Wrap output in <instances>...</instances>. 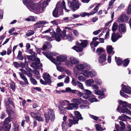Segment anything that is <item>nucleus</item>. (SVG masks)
<instances>
[{"instance_id":"nucleus-1","label":"nucleus","mask_w":131,"mask_h":131,"mask_svg":"<svg viewBox=\"0 0 131 131\" xmlns=\"http://www.w3.org/2000/svg\"><path fill=\"white\" fill-rule=\"evenodd\" d=\"M66 31L63 30L62 31L59 27H57L56 29V33L55 34V38L56 40L58 41H59L61 38L63 39H68L69 41L71 40L72 37L70 36L66 35Z\"/></svg>"},{"instance_id":"nucleus-2","label":"nucleus","mask_w":131,"mask_h":131,"mask_svg":"<svg viewBox=\"0 0 131 131\" xmlns=\"http://www.w3.org/2000/svg\"><path fill=\"white\" fill-rule=\"evenodd\" d=\"M63 9H64L66 12H68L70 10L67 9L66 7L65 3L63 1L61 4L58 3L57 4V7L55 8L53 12V15L55 17L58 16V12H62Z\"/></svg>"},{"instance_id":"nucleus-3","label":"nucleus","mask_w":131,"mask_h":131,"mask_svg":"<svg viewBox=\"0 0 131 131\" xmlns=\"http://www.w3.org/2000/svg\"><path fill=\"white\" fill-rule=\"evenodd\" d=\"M41 3L40 2L37 4L31 2L28 3L27 6L29 10L30 8L31 9L34 11L35 13L38 14L40 12L41 8Z\"/></svg>"},{"instance_id":"nucleus-4","label":"nucleus","mask_w":131,"mask_h":131,"mask_svg":"<svg viewBox=\"0 0 131 131\" xmlns=\"http://www.w3.org/2000/svg\"><path fill=\"white\" fill-rule=\"evenodd\" d=\"M74 113L76 117H73V119H70L69 120V123L68 126L70 127L73 124H75L78 123V121L79 119H82L83 118L81 116V115L79 112L75 111Z\"/></svg>"},{"instance_id":"nucleus-5","label":"nucleus","mask_w":131,"mask_h":131,"mask_svg":"<svg viewBox=\"0 0 131 131\" xmlns=\"http://www.w3.org/2000/svg\"><path fill=\"white\" fill-rule=\"evenodd\" d=\"M44 116L46 122L48 123L49 120L52 121L55 119L54 112L52 109H48V112H46L44 113Z\"/></svg>"},{"instance_id":"nucleus-6","label":"nucleus","mask_w":131,"mask_h":131,"mask_svg":"<svg viewBox=\"0 0 131 131\" xmlns=\"http://www.w3.org/2000/svg\"><path fill=\"white\" fill-rule=\"evenodd\" d=\"M43 53L44 54H46V56L47 57V58L50 59L51 62L56 64L57 67V69L58 71L61 72L62 71H63L64 69L62 68V67L59 66L61 65H57L56 64V60L53 58V57L48 55L47 54H46V53H45L43 52Z\"/></svg>"},{"instance_id":"nucleus-7","label":"nucleus","mask_w":131,"mask_h":131,"mask_svg":"<svg viewBox=\"0 0 131 131\" xmlns=\"http://www.w3.org/2000/svg\"><path fill=\"white\" fill-rule=\"evenodd\" d=\"M71 102H73L74 103V104L77 105H79L81 103H83V104H88V102L86 100H82L80 97L78 98V99L74 98L73 99L71 100Z\"/></svg>"},{"instance_id":"nucleus-8","label":"nucleus","mask_w":131,"mask_h":131,"mask_svg":"<svg viewBox=\"0 0 131 131\" xmlns=\"http://www.w3.org/2000/svg\"><path fill=\"white\" fill-rule=\"evenodd\" d=\"M67 57L65 55H60L57 57V61H56V64L61 65L62 62H63L67 59Z\"/></svg>"},{"instance_id":"nucleus-9","label":"nucleus","mask_w":131,"mask_h":131,"mask_svg":"<svg viewBox=\"0 0 131 131\" xmlns=\"http://www.w3.org/2000/svg\"><path fill=\"white\" fill-rule=\"evenodd\" d=\"M123 107L121 109V112L122 113H126L128 114H130L131 113V111L128 110L127 108V107L128 104L126 102H123L122 103Z\"/></svg>"},{"instance_id":"nucleus-10","label":"nucleus","mask_w":131,"mask_h":131,"mask_svg":"<svg viewBox=\"0 0 131 131\" xmlns=\"http://www.w3.org/2000/svg\"><path fill=\"white\" fill-rule=\"evenodd\" d=\"M99 5V4L96 5V7L94 8V12L89 13L85 12H82L81 13L80 15L83 17H85L86 16H90L95 14L98 9Z\"/></svg>"},{"instance_id":"nucleus-11","label":"nucleus","mask_w":131,"mask_h":131,"mask_svg":"<svg viewBox=\"0 0 131 131\" xmlns=\"http://www.w3.org/2000/svg\"><path fill=\"white\" fill-rule=\"evenodd\" d=\"M48 23V22L45 20H40L34 25V28L35 29L40 28L43 27V25Z\"/></svg>"},{"instance_id":"nucleus-12","label":"nucleus","mask_w":131,"mask_h":131,"mask_svg":"<svg viewBox=\"0 0 131 131\" xmlns=\"http://www.w3.org/2000/svg\"><path fill=\"white\" fill-rule=\"evenodd\" d=\"M83 91L84 93V95L83 96L82 98L84 99H87L90 97H92L94 96L92 94L91 92L88 90L84 89Z\"/></svg>"},{"instance_id":"nucleus-13","label":"nucleus","mask_w":131,"mask_h":131,"mask_svg":"<svg viewBox=\"0 0 131 131\" xmlns=\"http://www.w3.org/2000/svg\"><path fill=\"white\" fill-rule=\"evenodd\" d=\"M9 104H10L14 106V103L12 101V99L10 97H9L8 99L7 102L5 103V105L6 106V111L8 113L10 111V109L9 108Z\"/></svg>"},{"instance_id":"nucleus-14","label":"nucleus","mask_w":131,"mask_h":131,"mask_svg":"<svg viewBox=\"0 0 131 131\" xmlns=\"http://www.w3.org/2000/svg\"><path fill=\"white\" fill-rule=\"evenodd\" d=\"M68 5L69 7L73 11H75L79 7V6L77 4H76L73 2H68Z\"/></svg>"},{"instance_id":"nucleus-15","label":"nucleus","mask_w":131,"mask_h":131,"mask_svg":"<svg viewBox=\"0 0 131 131\" xmlns=\"http://www.w3.org/2000/svg\"><path fill=\"white\" fill-rule=\"evenodd\" d=\"M106 60V55L105 54H103L100 56L99 58V63L102 65L104 64Z\"/></svg>"},{"instance_id":"nucleus-16","label":"nucleus","mask_w":131,"mask_h":131,"mask_svg":"<svg viewBox=\"0 0 131 131\" xmlns=\"http://www.w3.org/2000/svg\"><path fill=\"white\" fill-rule=\"evenodd\" d=\"M43 77L45 81L48 84H50L51 83V81L50 79V77L49 74L46 73L43 74Z\"/></svg>"},{"instance_id":"nucleus-17","label":"nucleus","mask_w":131,"mask_h":131,"mask_svg":"<svg viewBox=\"0 0 131 131\" xmlns=\"http://www.w3.org/2000/svg\"><path fill=\"white\" fill-rule=\"evenodd\" d=\"M122 35H119L118 33H113L112 35L111 39L113 42H116L119 38L122 37Z\"/></svg>"},{"instance_id":"nucleus-18","label":"nucleus","mask_w":131,"mask_h":131,"mask_svg":"<svg viewBox=\"0 0 131 131\" xmlns=\"http://www.w3.org/2000/svg\"><path fill=\"white\" fill-rule=\"evenodd\" d=\"M129 18V17L125 14H123L119 17V18L117 20V21L119 23L121 22H126L128 20Z\"/></svg>"},{"instance_id":"nucleus-19","label":"nucleus","mask_w":131,"mask_h":131,"mask_svg":"<svg viewBox=\"0 0 131 131\" xmlns=\"http://www.w3.org/2000/svg\"><path fill=\"white\" fill-rule=\"evenodd\" d=\"M122 90L125 93L130 94L131 93V88L128 86H126L125 85H122Z\"/></svg>"},{"instance_id":"nucleus-20","label":"nucleus","mask_w":131,"mask_h":131,"mask_svg":"<svg viewBox=\"0 0 131 131\" xmlns=\"http://www.w3.org/2000/svg\"><path fill=\"white\" fill-rule=\"evenodd\" d=\"M125 24H120L119 27V30L121 33H124L126 31Z\"/></svg>"},{"instance_id":"nucleus-21","label":"nucleus","mask_w":131,"mask_h":131,"mask_svg":"<svg viewBox=\"0 0 131 131\" xmlns=\"http://www.w3.org/2000/svg\"><path fill=\"white\" fill-rule=\"evenodd\" d=\"M70 61L71 63L74 64H76L79 62V61L78 59L72 57H70Z\"/></svg>"},{"instance_id":"nucleus-22","label":"nucleus","mask_w":131,"mask_h":131,"mask_svg":"<svg viewBox=\"0 0 131 131\" xmlns=\"http://www.w3.org/2000/svg\"><path fill=\"white\" fill-rule=\"evenodd\" d=\"M113 49L111 46H108L106 47V50L108 53L110 54H114V51L113 50Z\"/></svg>"},{"instance_id":"nucleus-23","label":"nucleus","mask_w":131,"mask_h":131,"mask_svg":"<svg viewBox=\"0 0 131 131\" xmlns=\"http://www.w3.org/2000/svg\"><path fill=\"white\" fill-rule=\"evenodd\" d=\"M67 106L65 107V108L67 110H71L74 108L75 105L73 103H68L67 104Z\"/></svg>"},{"instance_id":"nucleus-24","label":"nucleus","mask_w":131,"mask_h":131,"mask_svg":"<svg viewBox=\"0 0 131 131\" xmlns=\"http://www.w3.org/2000/svg\"><path fill=\"white\" fill-rule=\"evenodd\" d=\"M36 61L35 62H32L31 64V66L33 67L36 68L37 64H39L40 62L39 59L38 58L36 59L35 61Z\"/></svg>"},{"instance_id":"nucleus-25","label":"nucleus","mask_w":131,"mask_h":131,"mask_svg":"<svg viewBox=\"0 0 131 131\" xmlns=\"http://www.w3.org/2000/svg\"><path fill=\"white\" fill-rule=\"evenodd\" d=\"M80 41H81L80 45L82 47L85 48L87 46L88 42L87 40H81Z\"/></svg>"},{"instance_id":"nucleus-26","label":"nucleus","mask_w":131,"mask_h":131,"mask_svg":"<svg viewBox=\"0 0 131 131\" xmlns=\"http://www.w3.org/2000/svg\"><path fill=\"white\" fill-rule=\"evenodd\" d=\"M72 49L77 52H81L83 50V48H82L76 46L73 47Z\"/></svg>"},{"instance_id":"nucleus-27","label":"nucleus","mask_w":131,"mask_h":131,"mask_svg":"<svg viewBox=\"0 0 131 131\" xmlns=\"http://www.w3.org/2000/svg\"><path fill=\"white\" fill-rule=\"evenodd\" d=\"M20 78L24 80V82L26 84H29L27 79L24 75L21 73H20Z\"/></svg>"},{"instance_id":"nucleus-28","label":"nucleus","mask_w":131,"mask_h":131,"mask_svg":"<svg viewBox=\"0 0 131 131\" xmlns=\"http://www.w3.org/2000/svg\"><path fill=\"white\" fill-rule=\"evenodd\" d=\"M36 54L35 53V54L32 55L31 56L27 55L26 56L28 59L32 61H34L36 58Z\"/></svg>"},{"instance_id":"nucleus-29","label":"nucleus","mask_w":131,"mask_h":131,"mask_svg":"<svg viewBox=\"0 0 131 131\" xmlns=\"http://www.w3.org/2000/svg\"><path fill=\"white\" fill-rule=\"evenodd\" d=\"M94 82V81L92 79L87 80L85 81L86 85L88 86H90L91 84H93Z\"/></svg>"},{"instance_id":"nucleus-30","label":"nucleus","mask_w":131,"mask_h":131,"mask_svg":"<svg viewBox=\"0 0 131 131\" xmlns=\"http://www.w3.org/2000/svg\"><path fill=\"white\" fill-rule=\"evenodd\" d=\"M58 108L61 114L64 115L66 113L65 107L62 106H58Z\"/></svg>"},{"instance_id":"nucleus-31","label":"nucleus","mask_w":131,"mask_h":131,"mask_svg":"<svg viewBox=\"0 0 131 131\" xmlns=\"http://www.w3.org/2000/svg\"><path fill=\"white\" fill-rule=\"evenodd\" d=\"M11 125L10 124L5 125L4 124L3 129L4 131H9Z\"/></svg>"},{"instance_id":"nucleus-32","label":"nucleus","mask_w":131,"mask_h":131,"mask_svg":"<svg viewBox=\"0 0 131 131\" xmlns=\"http://www.w3.org/2000/svg\"><path fill=\"white\" fill-rule=\"evenodd\" d=\"M74 68H75L78 70H82L84 69V67L83 64H80L76 65Z\"/></svg>"},{"instance_id":"nucleus-33","label":"nucleus","mask_w":131,"mask_h":131,"mask_svg":"<svg viewBox=\"0 0 131 131\" xmlns=\"http://www.w3.org/2000/svg\"><path fill=\"white\" fill-rule=\"evenodd\" d=\"M119 118L121 120H123V121H125L126 119H130V118L127 116L123 114V116L119 117Z\"/></svg>"},{"instance_id":"nucleus-34","label":"nucleus","mask_w":131,"mask_h":131,"mask_svg":"<svg viewBox=\"0 0 131 131\" xmlns=\"http://www.w3.org/2000/svg\"><path fill=\"white\" fill-rule=\"evenodd\" d=\"M77 69L75 68H73V71L74 75L76 77H77L78 75H80L81 74L80 72L77 70Z\"/></svg>"},{"instance_id":"nucleus-35","label":"nucleus","mask_w":131,"mask_h":131,"mask_svg":"<svg viewBox=\"0 0 131 131\" xmlns=\"http://www.w3.org/2000/svg\"><path fill=\"white\" fill-rule=\"evenodd\" d=\"M115 60H116L117 64L118 65H120L121 64L122 62V59L119 57L117 58L116 57H115Z\"/></svg>"},{"instance_id":"nucleus-36","label":"nucleus","mask_w":131,"mask_h":131,"mask_svg":"<svg viewBox=\"0 0 131 131\" xmlns=\"http://www.w3.org/2000/svg\"><path fill=\"white\" fill-rule=\"evenodd\" d=\"M81 74L85 77H88L89 76V71L87 70H84L82 72Z\"/></svg>"},{"instance_id":"nucleus-37","label":"nucleus","mask_w":131,"mask_h":131,"mask_svg":"<svg viewBox=\"0 0 131 131\" xmlns=\"http://www.w3.org/2000/svg\"><path fill=\"white\" fill-rule=\"evenodd\" d=\"M66 92H69L71 93H75L77 92L76 90H72L70 88H66Z\"/></svg>"},{"instance_id":"nucleus-38","label":"nucleus","mask_w":131,"mask_h":131,"mask_svg":"<svg viewBox=\"0 0 131 131\" xmlns=\"http://www.w3.org/2000/svg\"><path fill=\"white\" fill-rule=\"evenodd\" d=\"M89 76H90L91 78H92L96 75L97 73L95 70H93L89 71Z\"/></svg>"},{"instance_id":"nucleus-39","label":"nucleus","mask_w":131,"mask_h":131,"mask_svg":"<svg viewBox=\"0 0 131 131\" xmlns=\"http://www.w3.org/2000/svg\"><path fill=\"white\" fill-rule=\"evenodd\" d=\"M69 103V101L67 100H64L62 101L60 104L59 106H62V107L65 106L67 104Z\"/></svg>"},{"instance_id":"nucleus-40","label":"nucleus","mask_w":131,"mask_h":131,"mask_svg":"<svg viewBox=\"0 0 131 131\" xmlns=\"http://www.w3.org/2000/svg\"><path fill=\"white\" fill-rule=\"evenodd\" d=\"M78 79L79 81L81 82H83L86 79V78L81 74L78 77Z\"/></svg>"},{"instance_id":"nucleus-41","label":"nucleus","mask_w":131,"mask_h":131,"mask_svg":"<svg viewBox=\"0 0 131 131\" xmlns=\"http://www.w3.org/2000/svg\"><path fill=\"white\" fill-rule=\"evenodd\" d=\"M12 120V118L10 117H8L5 119L4 123V124L5 125H7L9 124V123Z\"/></svg>"},{"instance_id":"nucleus-42","label":"nucleus","mask_w":131,"mask_h":131,"mask_svg":"<svg viewBox=\"0 0 131 131\" xmlns=\"http://www.w3.org/2000/svg\"><path fill=\"white\" fill-rule=\"evenodd\" d=\"M26 20L28 21H35L36 20V17L34 16H31L29 18L26 19Z\"/></svg>"},{"instance_id":"nucleus-43","label":"nucleus","mask_w":131,"mask_h":131,"mask_svg":"<svg viewBox=\"0 0 131 131\" xmlns=\"http://www.w3.org/2000/svg\"><path fill=\"white\" fill-rule=\"evenodd\" d=\"M22 53V52L20 51L19 50L18 52L17 58L19 60H23V58L22 56L21 55Z\"/></svg>"},{"instance_id":"nucleus-44","label":"nucleus","mask_w":131,"mask_h":131,"mask_svg":"<svg viewBox=\"0 0 131 131\" xmlns=\"http://www.w3.org/2000/svg\"><path fill=\"white\" fill-rule=\"evenodd\" d=\"M30 81L31 83L34 85L37 84V81L36 80L33 78H30Z\"/></svg>"},{"instance_id":"nucleus-45","label":"nucleus","mask_w":131,"mask_h":131,"mask_svg":"<svg viewBox=\"0 0 131 131\" xmlns=\"http://www.w3.org/2000/svg\"><path fill=\"white\" fill-rule=\"evenodd\" d=\"M34 31L32 30H29L26 34V35L27 36H29L32 35L34 34Z\"/></svg>"},{"instance_id":"nucleus-46","label":"nucleus","mask_w":131,"mask_h":131,"mask_svg":"<svg viewBox=\"0 0 131 131\" xmlns=\"http://www.w3.org/2000/svg\"><path fill=\"white\" fill-rule=\"evenodd\" d=\"M79 88L82 90H84V88L82 83L78 81L77 85Z\"/></svg>"},{"instance_id":"nucleus-47","label":"nucleus","mask_w":131,"mask_h":131,"mask_svg":"<svg viewBox=\"0 0 131 131\" xmlns=\"http://www.w3.org/2000/svg\"><path fill=\"white\" fill-rule=\"evenodd\" d=\"M118 25L116 23H114L112 26V30L113 31H116L118 28Z\"/></svg>"},{"instance_id":"nucleus-48","label":"nucleus","mask_w":131,"mask_h":131,"mask_svg":"<svg viewBox=\"0 0 131 131\" xmlns=\"http://www.w3.org/2000/svg\"><path fill=\"white\" fill-rule=\"evenodd\" d=\"M43 52L45 53H46V54H47L49 56H51H51H56V55H57V53H55V52H50V53H49H49L48 54V53H46L45 52H42V53L45 56L47 57L46 56V54H44V53H43Z\"/></svg>"},{"instance_id":"nucleus-49","label":"nucleus","mask_w":131,"mask_h":131,"mask_svg":"<svg viewBox=\"0 0 131 131\" xmlns=\"http://www.w3.org/2000/svg\"><path fill=\"white\" fill-rule=\"evenodd\" d=\"M83 67H84V69H90V66L89 64L85 63H83Z\"/></svg>"},{"instance_id":"nucleus-50","label":"nucleus","mask_w":131,"mask_h":131,"mask_svg":"<svg viewBox=\"0 0 131 131\" xmlns=\"http://www.w3.org/2000/svg\"><path fill=\"white\" fill-rule=\"evenodd\" d=\"M10 88L13 90H14L15 89V83L12 81L10 84Z\"/></svg>"},{"instance_id":"nucleus-51","label":"nucleus","mask_w":131,"mask_h":131,"mask_svg":"<svg viewBox=\"0 0 131 131\" xmlns=\"http://www.w3.org/2000/svg\"><path fill=\"white\" fill-rule=\"evenodd\" d=\"M120 124L121 126V127L120 128L121 130V131H123L125 128V124L123 122L121 121L120 122Z\"/></svg>"},{"instance_id":"nucleus-52","label":"nucleus","mask_w":131,"mask_h":131,"mask_svg":"<svg viewBox=\"0 0 131 131\" xmlns=\"http://www.w3.org/2000/svg\"><path fill=\"white\" fill-rule=\"evenodd\" d=\"M36 119L38 122H42L44 121V119L42 117L39 116L38 115L36 118Z\"/></svg>"},{"instance_id":"nucleus-53","label":"nucleus","mask_w":131,"mask_h":131,"mask_svg":"<svg viewBox=\"0 0 131 131\" xmlns=\"http://www.w3.org/2000/svg\"><path fill=\"white\" fill-rule=\"evenodd\" d=\"M129 60L127 59H125L124 61L123 65L125 67H126L129 64Z\"/></svg>"},{"instance_id":"nucleus-54","label":"nucleus","mask_w":131,"mask_h":131,"mask_svg":"<svg viewBox=\"0 0 131 131\" xmlns=\"http://www.w3.org/2000/svg\"><path fill=\"white\" fill-rule=\"evenodd\" d=\"M95 126L97 130H100L101 131L103 130V129L101 128V126L99 125L96 124Z\"/></svg>"},{"instance_id":"nucleus-55","label":"nucleus","mask_w":131,"mask_h":131,"mask_svg":"<svg viewBox=\"0 0 131 131\" xmlns=\"http://www.w3.org/2000/svg\"><path fill=\"white\" fill-rule=\"evenodd\" d=\"M93 97V96L92 97H90L89 98H88L89 101L91 102L97 101V100L95 97Z\"/></svg>"},{"instance_id":"nucleus-56","label":"nucleus","mask_w":131,"mask_h":131,"mask_svg":"<svg viewBox=\"0 0 131 131\" xmlns=\"http://www.w3.org/2000/svg\"><path fill=\"white\" fill-rule=\"evenodd\" d=\"M102 51L103 49L102 48H98L97 49L96 52L98 55H99L102 53Z\"/></svg>"},{"instance_id":"nucleus-57","label":"nucleus","mask_w":131,"mask_h":131,"mask_svg":"<svg viewBox=\"0 0 131 131\" xmlns=\"http://www.w3.org/2000/svg\"><path fill=\"white\" fill-rule=\"evenodd\" d=\"M95 93L97 95H101L104 94L103 92L99 90L98 89L95 91Z\"/></svg>"},{"instance_id":"nucleus-58","label":"nucleus","mask_w":131,"mask_h":131,"mask_svg":"<svg viewBox=\"0 0 131 131\" xmlns=\"http://www.w3.org/2000/svg\"><path fill=\"white\" fill-rule=\"evenodd\" d=\"M30 114L32 118L35 119L38 116V115L36 113L34 112H31Z\"/></svg>"},{"instance_id":"nucleus-59","label":"nucleus","mask_w":131,"mask_h":131,"mask_svg":"<svg viewBox=\"0 0 131 131\" xmlns=\"http://www.w3.org/2000/svg\"><path fill=\"white\" fill-rule=\"evenodd\" d=\"M115 0H111L110 1L109 3L108 8H112L113 7V4L115 1Z\"/></svg>"},{"instance_id":"nucleus-60","label":"nucleus","mask_w":131,"mask_h":131,"mask_svg":"<svg viewBox=\"0 0 131 131\" xmlns=\"http://www.w3.org/2000/svg\"><path fill=\"white\" fill-rule=\"evenodd\" d=\"M27 64V62L26 61L25 62V64L22 62H21L19 63V67H21L22 68H24L25 67V65Z\"/></svg>"},{"instance_id":"nucleus-61","label":"nucleus","mask_w":131,"mask_h":131,"mask_svg":"<svg viewBox=\"0 0 131 131\" xmlns=\"http://www.w3.org/2000/svg\"><path fill=\"white\" fill-rule=\"evenodd\" d=\"M77 92H76V93H75V94H77V95L81 97L83 96L84 95V94L81 92H80V91L77 90Z\"/></svg>"},{"instance_id":"nucleus-62","label":"nucleus","mask_w":131,"mask_h":131,"mask_svg":"<svg viewBox=\"0 0 131 131\" xmlns=\"http://www.w3.org/2000/svg\"><path fill=\"white\" fill-rule=\"evenodd\" d=\"M71 83L73 85L75 86L77 84V82L76 81L75 79L73 78L71 82Z\"/></svg>"},{"instance_id":"nucleus-63","label":"nucleus","mask_w":131,"mask_h":131,"mask_svg":"<svg viewBox=\"0 0 131 131\" xmlns=\"http://www.w3.org/2000/svg\"><path fill=\"white\" fill-rule=\"evenodd\" d=\"M73 32L74 35L75 36L78 37L79 36V32L77 30H74Z\"/></svg>"},{"instance_id":"nucleus-64","label":"nucleus","mask_w":131,"mask_h":131,"mask_svg":"<svg viewBox=\"0 0 131 131\" xmlns=\"http://www.w3.org/2000/svg\"><path fill=\"white\" fill-rule=\"evenodd\" d=\"M72 16L73 17H71L70 18L72 19H73L75 18L78 17L80 16V15L77 14H74L72 15Z\"/></svg>"}]
</instances>
